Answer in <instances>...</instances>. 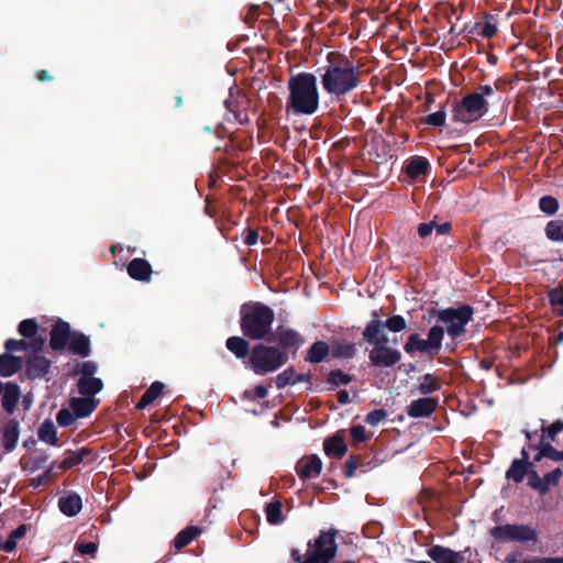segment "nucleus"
Masks as SVG:
<instances>
[{
  "instance_id": "1",
  "label": "nucleus",
  "mask_w": 563,
  "mask_h": 563,
  "mask_svg": "<svg viewBox=\"0 0 563 563\" xmlns=\"http://www.w3.org/2000/svg\"><path fill=\"white\" fill-rule=\"evenodd\" d=\"M320 80L327 93L341 97L358 87L361 71L349 57L330 52L327 64L322 67Z\"/></svg>"
},
{
  "instance_id": "2",
  "label": "nucleus",
  "mask_w": 563,
  "mask_h": 563,
  "mask_svg": "<svg viewBox=\"0 0 563 563\" xmlns=\"http://www.w3.org/2000/svg\"><path fill=\"white\" fill-rule=\"evenodd\" d=\"M289 96L286 102V113L311 115L320 102L317 77L311 73H299L288 80Z\"/></svg>"
},
{
  "instance_id": "3",
  "label": "nucleus",
  "mask_w": 563,
  "mask_h": 563,
  "mask_svg": "<svg viewBox=\"0 0 563 563\" xmlns=\"http://www.w3.org/2000/svg\"><path fill=\"white\" fill-rule=\"evenodd\" d=\"M274 318L273 310L264 305H245L241 310V329L250 339H264L271 331Z\"/></svg>"
},
{
  "instance_id": "4",
  "label": "nucleus",
  "mask_w": 563,
  "mask_h": 563,
  "mask_svg": "<svg viewBox=\"0 0 563 563\" xmlns=\"http://www.w3.org/2000/svg\"><path fill=\"white\" fill-rule=\"evenodd\" d=\"M287 362V355L277 347L256 345L250 356V366L255 374L264 375L277 371Z\"/></svg>"
},
{
  "instance_id": "5",
  "label": "nucleus",
  "mask_w": 563,
  "mask_h": 563,
  "mask_svg": "<svg viewBox=\"0 0 563 563\" xmlns=\"http://www.w3.org/2000/svg\"><path fill=\"white\" fill-rule=\"evenodd\" d=\"M488 111V103L481 93H470L456 103L452 119L460 123H473L483 118Z\"/></svg>"
},
{
  "instance_id": "6",
  "label": "nucleus",
  "mask_w": 563,
  "mask_h": 563,
  "mask_svg": "<svg viewBox=\"0 0 563 563\" xmlns=\"http://www.w3.org/2000/svg\"><path fill=\"white\" fill-rule=\"evenodd\" d=\"M473 310L468 306L456 309H444L438 312V320L445 324L451 338H456L465 331V325L472 320Z\"/></svg>"
},
{
  "instance_id": "7",
  "label": "nucleus",
  "mask_w": 563,
  "mask_h": 563,
  "mask_svg": "<svg viewBox=\"0 0 563 563\" xmlns=\"http://www.w3.org/2000/svg\"><path fill=\"white\" fill-rule=\"evenodd\" d=\"M490 534L498 541L537 542V531L527 525H505L490 530Z\"/></svg>"
},
{
  "instance_id": "8",
  "label": "nucleus",
  "mask_w": 563,
  "mask_h": 563,
  "mask_svg": "<svg viewBox=\"0 0 563 563\" xmlns=\"http://www.w3.org/2000/svg\"><path fill=\"white\" fill-rule=\"evenodd\" d=\"M335 551L334 534L323 532L316 540V549L303 563H328L335 555Z\"/></svg>"
},
{
  "instance_id": "9",
  "label": "nucleus",
  "mask_w": 563,
  "mask_h": 563,
  "mask_svg": "<svg viewBox=\"0 0 563 563\" xmlns=\"http://www.w3.org/2000/svg\"><path fill=\"white\" fill-rule=\"evenodd\" d=\"M368 358L375 366L389 367L397 364L401 354L398 350L388 346L386 343L375 345L371 351Z\"/></svg>"
},
{
  "instance_id": "10",
  "label": "nucleus",
  "mask_w": 563,
  "mask_h": 563,
  "mask_svg": "<svg viewBox=\"0 0 563 563\" xmlns=\"http://www.w3.org/2000/svg\"><path fill=\"white\" fill-rule=\"evenodd\" d=\"M93 366L86 363L84 365V375L78 380V390L82 396L93 398V395L102 389V382L99 378L91 377Z\"/></svg>"
},
{
  "instance_id": "11",
  "label": "nucleus",
  "mask_w": 563,
  "mask_h": 563,
  "mask_svg": "<svg viewBox=\"0 0 563 563\" xmlns=\"http://www.w3.org/2000/svg\"><path fill=\"white\" fill-rule=\"evenodd\" d=\"M322 470V462L317 455L303 456L296 465L297 474L302 479L316 478Z\"/></svg>"
},
{
  "instance_id": "12",
  "label": "nucleus",
  "mask_w": 563,
  "mask_h": 563,
  "mask_svg": "<svg viewBox=\"0 0 563 563\" xmlns=\"http://www.w3.org/2000/svg\"><path fill=\"white\" fill-rule=\"evenodd\" d=\"M363 339L374 345L387 343L388 339L384 332L383 322L376 318L371 320L363 331Z\"/></svg>"
},
{
  "instance_id": "13",
  "label": "nucleus",
  "mask_w": 563,
  "mask_h": 563,
  "mask_svg": "<svg viewBox=\"0 0 563 563\" xmlns=\"http://www.w3.org/2000/svg\"><path fill=\"white\" fill-rule=\"evenodd\" d=\"M428 553L437 563H465V559L461 553L440 545L432 547Z\"/></svg>"
},
{
  "instance_id": "14",
  "label": "nucleus",
  "mask_w": 563,
  "mask_h": 563,
  "mask_svg": "<svg viewBox=\"0 0 563 563\" xmlns=\"http://www.w3.org/2000/svg\"><path fill=\"white\" fill-rule=\"evenodd\" d=\"M130 277L140 282H148L152 275L150 263L143 258H134L128 265Z\"/></svg>"
},
{
  "instance_id": "15",
  "label": "nucleus",
  "mask_w": 563,
  "mask_h": 563,
  "mask_svg": "<svg viewBox=\"0 0 563 563\" xmlns=\"http://www.w3.org/2000/svg\"><path fill=\"white\" fill-rule=\"evenodd\" d=\"M437 405L438 401L433 398H420L411 402L408 415L415 418L427 417L435 410Z\"/></svg>"
},
{
  "instance_id": "16",
  "label": "nucleus",
  "mask_w": 563,
  "mask_h": 563,
  "mask_svg": "<svg viewBox=\"0 0 563 563\" xmlns=\"http://www.w3.org/2000/svg\"><path fill=\"white\" fill-rule=\"evenodd\" d=\"M429 167V162L424 157L415 156L406 165V174L411 180L420 181L426 176Z\"/></svg>"
},
{
  "instance_id": "17",
  "label": "nucleus",
  "mask_w": 563,
  "mask_h": 563,
  "mask_svg": "<svg viewBox=\"0 0 563 563\" xmlns=\"http://www.w3.org/2000/svg\"><path fill=\"white\" fill-rule=\"evenodd\" d=\"M71 334L67 323H57L51 331L49 344L54 350H63L69 342Z\"/></svg>"
},
{
  "instance_id": "18",
  "label": "nucleus",
  "mask_w": 563,
  "mask_h": 563,
  "mask_svg": "<svg viewBox=\"0 0 563 563\" xmlns=\"http://www.w3.org/2000/svg\"><path fill=\"white\" fill-rule=\"evenodd\" d=\"M97 407V401L88 396L71 398L70 409L75 412L77 418H85L89 416Z\"/></svg>"
},
{
  "instance_id": "19",
  "label": "nucleus",
  "mask_w": 563,
  "mask_h": 563,
  "mask_svg": "<svg viewBox=\"0 0 563 563\" xmlns=\"http://www.w3.org/2000/svg\"><path fill=\"white\" fill-rule=\"evenodd\" d=\"M323 446L325 454L334 457H342L347 450L344 439L341 434H334L333 437L327 439Z\"/></svg>"
},
{
  "instance_id": "20",
  "label": "nucleus",
  "mask_w": 563,
  "mask_h": 563,
  "mask_svg": "<svg viewBox=\"0 0 563 563\" xmlns=\"http://www.w3.org/2000/svg\"><path fill=\"white\" fill-rule=\"evenodd\" d=\"M81 506V498L78 495H67L58 500L60 511L69 517L77 515Z\"/></svg>"
},
{
  "instance_id": "21",
  "label": "nucleus",
  "mask_w": 563,
  "mask_h": 563,
  "mask_svg": "<svg viewBox=\"0 0 563 563\" xmlns=\"http://www.w3.org/2000/svg\"><path fill=\"white\" fill-rule=\"evenodd\" d=\"M20 399V390L15 384L9 383L3 388L2 406L11 413Z\"/></svg>"
},
{
  "instance_id": "22",
  "label": "nucleus",
  "mask_w": 563,
  "mask_h": 563,
  "mask_svg": "<svg viewBox=\"0 0 563 563\" xmlns=\"http://www.w3.org/2000/svg\"><path fill=\"white\" fill-rule=\"evenodd\" d=\"M22 366L20 357L3 354L0 355V376L9 377L15 374Z\"/></svg>"
},
{
  "instance_id": "23",
  "label": "nucleus",
  "mask_w": 563,
  "mask_h": 563,
  "mask_svg": "<svg viewBox=\"0 0 563 563\" xmlns=\"http://www.w3.org/2000/svg\"><path fill=\"white\" fill-rule=\"evenodd\" d=\"M67 345L74 354L80 356H87L90 352L89 340L81 334L71 335Z\"/></svg>"
},
{
  "instance_id": "24",
  "label": "nucleus",
  "mask_w": 563,
  "mask_h": 563,
  "mask_svg": "<svg viewBox=\"0 0 563 563\" xmlns=\"http://www.w3.org/2000/svg\"><path fill=\"white\" fill-rule=\"evenodd\" d=\"M164 384L161 382L153 383L150 388L144 393L139 404L136 405L137 409H144L148 405H151L154 400H156L163 393Z\"/></svg>"
},
{
  "instance_id": "25",
  "label": "nucleus",
  "mask_w": 563,
  "mask_h": 563,
  "mask_svg": "<svg viewBox=\"0 0 563 563\" xmlns=\"http://www.w3.org/2000/svg\"><path fill=\"white\" fill-rule=\"evenodd\" d=\"M522 460H515L512 462L511 466L509 467L506 474L507 478L512 479L516 483H520L527 473V453L525 450H522Z\"/></svg>"
},
{
  "instance_id": "26",
  "label": "nucleus",
  "mask_w": 563,
  "mask_h": 563,
  "mask_svg": "<svg viewBox=\"0 0 563 563\" xmlns=\"http://www.w3.org/2000/svg\"><path fill=\"white\" fill-rule=\"evenodd\" d=\"M404 350L408 354H412L417 351L426 354H431L426 339H420L418 334H410L408 336Z\"/></svg>"
},
{
  "instance_id": "27",
  "label": "nucleus",
  "mask_w": 563,
  "mask_h": 563,
  "mask_svg": "<svg viewBox=\"0 0 563 563\" xmlns=\"http://www.w3.org/2000/svg\"><path fill=\"white\" fill-rule=\"evenodd\" d=\"M329 345L323 341L313 343L308 350L306 360L311 363H319L329 354Z\"/></svg>"
},
{
  "instance_id": "28",
  "label": "nucleus",
  "mask_w": 563,
  "mask_h": 563,
  "mask_svg": "<svg viewBox=\"0 0 563 563\" xmlns=\"http://www.w3.org/2000/svg\"><path fill=\"white\" fill-rule=\"evenodd\" d=\"M38 438L41 441L49 444H57V432L54 423L51 420L44 421L38 429Z\"/></svg>"
},
{
  "instance_id": "29",
  "label": "nucleus",
  "mask_w": 563,
  "mask_h": 563,
  "mask_svg": "<svg viewBox=\"0 0 563 563\" xmlns=\"http://www.w3.org/2000/svg\"><path fill=\"white\" fill-rule=\"evenodd\" d=\"M227 347L239 358L245 357L249 353V343L240 336L229 338Z\"/></svg>"
},
{
  "instance_id": "30",
  "label": "nucleus",
  "mask_w": 563,
  "mask_h": 563,
  "mask_svg": "<svg viewBox=\"0 0 563 563\" xmlns=\"http://www.w3.org/2000/svg\"><path fill=\"white\" fill-rule=\"evenodd\" d=\"M444 331L441 327L434 325L430 329L426 341L431 353H438L440 351Z\"/></svg>"
},
{
  "instance_id": "31",
  "label": "nucleus",
  "mask_w": 563,
  "mask_h": 563,
  "mask_svg": "<svg viewBox=\"0 0 563 563\" xmlns=\"http://www.w3.org/2000/svg\"><path fill=\"white\" fill-rule=\"evenodd\" d=\"M199 533V530L196 527H188L180 531L175 540L174 545L176 549H181L189 544Z\"/></svg>"
},
{
  "instance_id": "32",
  "label": "nucleus",
  "mask_w": 563,
  "mask_h": 563,
  "mask_svg": "<svg viewBox=\"0 0 563 563\" xmlns=\"http://www.w3.org/2000/svg\"><path fill=\"white\" fill-rule=\"evenodd\" d=\"M19 439V429L15 422H10L5 426L3 433V443L8 450H12Z\"/></svg>"
},
{
  "instance_id": "33",
  "label": "nucleus",
  "mask_w": 563,
  "mask_h": 563,
  "mask_svg": "<svg viewBox=\"0 0 563 563\" xmlns=\"http://www.w3.org/2000/svg\"><path fill=\"white\" fill-rule=\"evenodd\" d=\"M279 342L284 347H298L302 344V339L297 332L285 330L279 333Z\"/></svg>"
},
{
  "instance_id": "34",
  "label": "nucleus",
  "mask_w": 563,
  "mask_h": 563,
  "mask_svg": "<svg viewBox=\"0 0 563 563\" xmlns=\"http://www.w3.org/2000/svg\"><path fill=\"white\" fill-rule=\"evenodd\" d=\"M545 233L550 240L563 242V221H550L545 228Z\"/></svg>"
},
{
  "instance_id": "35",
  "label": "nucleus",
  "mask_w": 563,
  "mask_h": 563,
  "mask_svg": "<svg viewBox=\"0 0 563 563\" xmlns=\"http://www.w3.org/2000/svg\"><path fill=\"white\" fill-rule=\"evenodd\" d=\"M282 508L279 501H273L266 506V517L269 523L277 525L283 521Z\"/></svg>"
},
{
  "instance_id": "36",
  "label": "nucleus",
  "mask_w": 563,
  "mask_h": 563,
  "mask_svg": "<svg viewBox=\"0 0 563 563\" xmlns=\"http://www.w3.org/2000/svg\"><path fill=\"white\" fill-rule=\"evenodd\" d=\"M549 298L556 313L563 316V286L550 290Z\"/></svg>"
},
{
  "instance_id": "37",
  "label": "nucleus",
  "mask_w": 563,
  "mask_h": 563,
  "mask_svg": "<svg viewBox=\"0 0 563 563\" xmlns=\"http://www.w3.org/2000/svg\"><path fill=\"white\" fill-rule=\"evenodd\" d=\"M297 382V375L294 369L288 368L276 376V386L283 388L286 385L295 384Z\"/></svg>"
},
{
  "instance_id": "38",
  "label": "nucleus",
  "mask_w": 563,
  "mask_h": 563,
  "mask_svg": "<svg viewBox=\"0 0 563 563\" xmlns=\"http://www.w3.org/2000/svg\"><path fill=\"white\" fill-rule=\"evenodd\" d=\"M439 388H440L439 380L437 379V377H434L431 374H427L420 384V390L423 394H430L432 391L438 390Z\"/></svg>"
},
{
  "instance_id": "39",
  "label": "nucleus",
  "mask_w": 563,
  "mask_h": 563,
  "mask_svg": "<svg viewBox=\"0 0 563 563\" xmlns=\"http://www.w3.org/2000/svg\"><path fill=\"white\" fill-rule=\"evenodd\" d=\"M549 457L554 461H562L563 460V452H560L552 448L550 444H543L541 443L540 453L537 456V460H540L541 457Z\"/></svg>"
},
{
  "instance_id": "40",
  "label": "nucleus",
  "mask_w": 563,
  "mask_h": 563,
  "mask_svg": "<svg viewBox=\"0 0 563 563\" xmlns=\"http://www.w3.org/2000/svg\"><path fill=\"white\" fill-rule=\"evenodd\" d=\"M539 206H540V209L548 214H553L559 209L558 200L551 196L542 197L540 199Z\"/></svg>"
},
{
  "instance_id": "41",
  "label": "nucleus",
  "mask_w": 563,
  "mask_h": 563,
  "mask_svg": "<svg viewBox=\"0 0 563 563\" xmlns=\"http://www.w3.org/2000/svg\"><path fill=\"white\" fill-rule=\"evenodd\" d=\"M19 332L25 338H32L37 332V323L33 319L23 320L19 325Z\"/></svg>"
},
{
  "instance_id": "42",
  "label": "nucleus",
  "mask_w": 563,
  "mask_h": 563,
  "mask_svg": "<svg viewBox=\"0 0 563 563\" xmlns=\"http://www.w3.org/2000/svg\"><path fill=\"white\" fill-rule=\"evenodd\" d=\"M385 327L391 332H400L406 329L407 323L404 317L401 316H393L387 319Z\"/></svg>"
},
{
  "instance_id": "43",
  "label": "nucleus",
  "mask_w": 563,
  "mask_h": 563,
  "mask_svg": "<svg viewBox=\"0 0 563 563\" xmlns=\"http://www.w3.org/2000/svg\"><path fill=\"white\" fill-rule=\"evenodd\" d=\"M76 418L77 417L75 416V412L71 409H62L58 411L56 416V420L58 424L62 427H68L73 424Z\"/></svg>"
},
{
  "instance_id": "44",
  "label": "nucleus",
  "mask_w": 563,
  "mask_h": 563,
  "mask_svg": "<svg viewBox=\"0 0 563 563\" xmlns=\"http://www.w3.org/2000/svg\"><path fill=\"white\" fill-rule=\"evenodd\" d=\"M528 484L541 494L548 493V484L536 472L530 474Z\"/></svg>"
},
{
  "instance_id": "45",
  "label": "nucleus",
  "mask_w": 563,
  "mask_h": 563,
  "mask_svg": "<svg viewBox=\"0 0 563 563\" xmlns=\"http://www.w3.org/2000/svg\"><path fill=\"white\" fill-rule=\"evenodd\" d=\"M267 395V388L263 385H257L253 389L244 391V398L250 400L262 399Z\"/></svg>"
},
{
  "instance_id": "46",
  "label": "nucleus",
  "mask_w": 563,
  "mask_h": 563,
  "mask_svg": "<svg viewBox=\"0 0 563 563\" xmlns=\"http://www.w3.org/2000/svg\"><path fill=\"white\" fill-rule=\"evenodd\" d=\"M387 413L383 409H377L374 411H371L366 418L365 421L371 426H377L379 422H382L386 418Z\"/></svg>"
},
{
  "instance_id": "47",
  "label": "nucleus",
  "mask_w": 563,
  "mask_h": 563,
  "mask_svg": "<svg viewBox=\"0 0 563 563\" xmlns=\"http://www.w3.org/2000/svg\"><path fill=\"white\" fill-rule=\"evenodd\" d=\"M426 123L433 126H442L445 123V112L437 111L426 118Z\"/></svg>"
},
{
  "instance_id": "48",
  "label": "nucleus",
  "mask_w": 563,
  "mask_h": 563,
  "mask_svg": "<svg viewBox=\"0 0 563 563\" xmlns=\"http://www.w3.org/2000/svg\"><path fill=\"white\" fill-rule=\"evenodd\" d=\"M351 380V377L342 372H332L329 376V382L335 386L346 385Z\"/></svg>"
},
{
  "instance_id": "49",
  "label": "nucleus",
  "mask_w": 563,
  "mask_h": 563,
  "mask_svg": "<svg viewBox=\"0 0 563 563\" xmlns=\"http://www.w3.org/2000/svg\"><path fill=\"white\" fill-rule=\"evenodd\" d=\"M355 352L354 345H338L333 349V354L339 357H352Z\"/></svg>"
},
{
  "instance_id": "50",
  "label": "nucleus",
  "mask_w": 563,
  "mask_h": 563,
  "mask_svg": "<svg viewBox=\"0 0 563 563\" xmlns=\"http://www.w3.org/2000/svg\"><path fill=\"white\" fill-rule=\"evenodd\" d=\"M561 476H562L561 468H555L554 471L544 475L543 481L545 484H548V490L550 489L551 486H555L559 483Z\"/></svg>"
},
{
  "instance_id": "51",
  "label": "nucleus",
  "mask_w": 563,
  "mask_h": 563,
  "mask_svg": "<svg viewBox=\"0 0 563 563\" xmlns=\"http://www.w3.org/2000/svg\"><path fill=\"white\" fill-rule=\"evenodd\" d=\"M563 430V421L555 420L552 424H550L545 430H543L544 435L550 439H554V437Z\"/></svg>"
},
{
  "instance_id": "52",
  "label": "nucleus",
  "mask_w": 563,
  "mask_h": 563,
  "mask_svg": "<svg viewBox=\"0 0 563 563\" xmlns=\"http://www.w3.org/2000/svg\"><path fill=\"white\" fill-rule=\"evenodd\" d=\"M76 549L80 554L93 555L97 552V544L93 542L79 543Z\"/></svg>"
},
{
  "instance_id": "53",
  "label": "nucleus",
  "mask_w": 563,
  "mask_h": 563,
  "mask_svg": "<svg viewBox=\"0 0 563 563\" xmlns=\"http://www.w3.org/2000/svg\"><path fill=\"white\" fill-rule=\"evenodd\" d=\"M5 347L8 351H24L26 350L27 344L23 340H8Z\"/></svg>"
},
{
  "instance_id": "54",
  "label": "nucleus",
  "mask_w": 563,
  "mask_h": 563,
  "mask_svg": "<svg viewBox=\"0 0 563 563\" xmlns=\"http://www.w3.org/2000/svg\"><path fill=\"white\" fill-rule=\"evenodd\" d=\"M352 439L355 442H363L366 439L365 429L362 426H354L351 429Z\"/></svg>"
},
{
  "instance_id": "55",
  "label": "nucleus",
  "mask_w": 563,
  "mask_h": 563,
  "mask_svg": "<svg viewBox=\"0 0 563 563\" xmlns=\"http://www.w3.org/2000/svg\"><path fill=\"white\" fill-rule=\"evenodd\" d=\"M523 563H563V556L562 558H532L529 560H525Z\"/></svg>"
},
{
  "instance_id": "56",
  "label": "nucleus",
  "mask_w": 563,
  "mask_h": 563,
  "mask_svg": "<svg viewBox=\"0 0 563 563\" xmlns=\"http://www.w3.org/2000/svg\"><path fill=\"white\" fill-rule=\"evenodd\" d=\"M434 227H435L434 222L421 223L418 227V234L421 238H427L428 235H430L432 233V231L434 230Z\"/></svg>"
},
{
  "instance_id": "57",
  "label": "nucleus",
  "mask_w": 563,
  "mask_h": 563,
  "mask_svg": "<svg viewBox=\"0 0 563 563\" xmlns=\"http://www.w3.org/2000/svg\"><path fill=\"white\" fill-rule=\"evenodd\" d=\"M35 366H38L40 374H43L47 371L48 362L43 357H36L30 363V369H33Z\"/></svg>"
},
{
  "instance_id": "58",
  "label": "nucleus",
  "mask_w": 563,
  "mask_h": 563,
  "mask_svg": "<svg viewBox=\"0 0 563 563\" xmlns=\"http://www.w3.org/2000/svg\"><path fill=\"white\" fill-rule=\"evenodd\" d=\"M496 32H497V27L494 23L485 22V24L483 25V29H482V34L485 37H492L496 34Z\"/></svg>"
},
{
  "instance_id": "59",
  "label": "nucleus",
  "mask_w": 563,
  "mask_h": 563,
  "mask_svg": "<svg viewBox=\"0 0 563 563\" xmlns=\"http://www.w3.org/2000/svg\"><path fill=\"white\" fill-rule=\"evenodd\" d=\"M258 234L256 231L247 230L244 235V243L246 245H254L257 242Z\"/></svg>"
},
{
  "instance_id": "60",
  "label": "nucleus",
  "mask_w": 563,
  "mask_h": 563,
  "mask_svg": "<svg viewBox=\"0 0 563 563\" xmlns=\"http://www.w3.org/2000/svg\"><path fill=\"white\" fill-rule=\"evenodd\" d=\"M16 547V540L13 539L12 536H9V538L0 545V549L5 552H11Z\"/></svg>"
},
{
  "instance_id": "61",
  "label": "nucleus",
  "mask_w": 563,
  "mask_h": 563,
  "mask_svg": "<svg viewBox=\"0 0 563 563\" xmlns=\"http://www.w3.org/2000/svg\"><path fill=\"white\" fill-rule=\"evenodd\" d=\"M494 92H495V87L486 85V86L481 87L479 91H477L476 93H481L483 96V98L485 99V97L493 96Z\"/></svg>"
},
{
  "instance_id": "62",
  "label": "nucleus",
  "mask_w": 563,
  "mask_h": 563,
  "mask_svg": "<svg viewBox=\"0 0 563 563\" xmlns=\"http://www.w3.org/2000/svg\"><path fill=\"white\" fill-rule=\"evenodd\" d=\"M79 461H80V459L78 456L71 455L63 461L62 467L63 468L71 467L73 465L77 464Z\"/></svg>"
},
{
  "instance_id": "63",
  "label": "nucleus",
  "mask_w": 563,
  "mask_h": 563,
  "mask_svg": "<svg viewBox=\"0 0 563 563\" xmlns=\"http://www.w3.org/2000/svg\"><path fill=\"white\" fill-rule=\"evenodd\" d=\"M25 531H26V528H25V526L22 525V526L18 527L15 530H13L10 536H12L13 539L18 540L25 534Z\"/></svg>"
},
{
  "instance_id": "64",
  "label": "nucleus",
  "mask_w": 563,
  "mask_h": 563,
  "mask_svg": "<svg viewBox=\"0 0 563 563\" xmlns=\"http://www.w3.org/2000/svg\"><path fill=\"white\" fill-rule=\"evenodd\" d=\"M450 229H451V224L449 222H445L442 224H435V227H434V230H437V232L439 234H445L450 231Z\"/></svg>"
}]
</instances>
